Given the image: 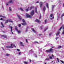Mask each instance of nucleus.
<instances>
[{"instance_id": "nucleus-1", "label": "nucleus", "mask_w": 64, "mask_h": 64, "mask_svg": "<svg viewBox=\"0 0 64 64\" xmlns=\"http://www.w3.org/2000/svg\"><path fill=\"white\" fill-rule=\"evenodd\" d=\"M13 47H16V46L15 45V44H11L10 46H6V48H13Z\"/></svg>"}, {"instance_id": "nucleus-2", "label": "nucleus", "mask_w": 64, "mask_h": 64, "mask_svg": "<svg viewBox=\"0 0 64 64\" xmlns=\"http://www.w3.org/2000/svg\"><path fill=\"white\" fill-rule=\"evenodd\" d=\"M52 48L50 49V50H46V52H50V53H53V49H52Z\"/></svg>"}, {"instance_id": "nucleus-3", "label": "nucleus", "mask_w": 64, "mask_h": 64, "mask_svg": "<svg viewBox=\"0 0 64 64\" xmlns=\"http://www.w3.org/2000/svg\"><path fill=\"white\" fill-rule=\"evenodd\" d=\"M22 22H23L24 23H22V25H27V23H26V22L25 21V20H24L23 19L22 20Z\"/></svg>"}, {"instance_id": "nucleus-4", "label": "nucleus", "mask_w": 64, "mask_h": 64, "mask_svg": "<svg viewBox=\"0 0 64 64\" xmlns=\"http://www.w3.org/2000/svg\"><path fill=\"white\" fill-rule=\"evenodd\" d=\"M61 29H62V26L61 27V28L59 29V30L58 32L56 33V36H58L59 34L60 33V32H59L60 31H61Z\"/></svg>"}, {"instance_id": "nucleus-5", "label": "nucleus", "mask_w": 64, "mask_h": 64, "mask_svg": "<svg viewBox=\"0 0 64 64\" xmlns=\"http://www.w3.org/2000/svg\"><path fill=\"white\" fill-rule=\"evenodd\" d=\"M8 22H11L12 23V22H13V21H12L11 20H8L6 21L5 23H8Z\"/></svg>"}, {"instance_id": "nucleus-6", "label": "nucleus", "mask_w": 64, "mask_h": 64, "mask_svg": "<svg viewBox=\"0 0 64 64\" xmlns=\"http://www.w3.org/2000/svg\"><path fill=\"white\" fill-rule=\"evenodd\" d=\"M26 17L27 18H32V16L29 14H26Z\"/></svg>"}, {"instance_id": "nucleus-7", "label": "nucleus", "mask_w": 64, "mask_h": 64, "mask_svg": "<svg viewBox=\"0 0 64 64\" xmlns=\"http://www.w3.org/2000/svg\"><path fill=\"white\" fill-rule=\"evenodd\" d=\"M34 14V10H32V11L30 13V15L32 16H33Z\"/></svg>"}, {"instance_id": "nucleus-8", "label": "nucleus", "mask_w": 64, "mask_h": 64, "mask_svg": "<svg viewBox=\"0 0 64 64\" xmlns=\"http://www.w3.org/2000/svg\"><path fill=\"white\" fill-rule=\"evenodd\" d=\"M35 22H37V23H40L41 22L39 20L36 19V20H35Z\"/></svg>"}, {"instance_id": "nucleus-9", "label": "nucleus", "mask_w": 64, "mask_h": 64, "mask_svg": "<svg viewBox=\"0 0 64 64\" xmlns=\"http://www.w3.org/2000/svg\"><path fill=\"white\" fill-rule=\"evenodd\" d=\"M1 37H4V38H7V36L6 35H2Z\"/></svg>"}, {"instance_id": "nucleus-10", "label": "nucleus", "mask_w": 64, "mask_h": 64, "mask_svg": "<svg viewBox=\"0 0 64 64\" xmlns=\"http://www.w3.org/2000/svg\"><path fill=\"white\" fill-rule=\"evenodd\" d=\"M13 3V1L10 0L8 2V3Z\"/></svg>"}, {"instance_id": "nucleus-11", "label": "nucleus", "mask_w": 64, "mask_h": 64, "mask_svg": "<svg viewBox=\"0 0 64 64\" xmlns=\"http://www.w3.org/2000/svg\"><path fill=\"white\" fill-rule=\"evenodd\" d=\"M40 8H41L42 6V5H43V3L42 2H40Z\"/></svg>"}, {"instance_id": "nucleus-12", "label": "nucleus", "mask_w": 64, "mask_h": 64, "mask_svg": "<svg viewBox=\"0 0 64 64\" xmlns=\"http://www.w3.org/2000/svg\"><path fill=\"white\" fill-rule=\"evenodd\" d=\"M20 46H24V44H23V43H22V42H20Z\"/></svg>"}, {"instance_id": "nucleus-13", "label": "nucleus", "mask_w": 64, "mask_h": 64, "mask_svg": "<svg viewBox=\"0 0 64 64\" xmlns=\"http://www.w3.org/2000/svg\"><path fill=\"white\" fill-rule=\"evenodd\" d=\"M32 31H33L34 32V33H36V31H35V30H34V28H32Z\"/></svg>"}, {"instance_id": "nucleus-14", "label": "nucleus", "mask_w": 64, "mask_h": 64, "mask_svg": "<svg viewBox=\"0 0 64 64\" xmlns=\"http://www.w3.org/2000/svg\"><path fill=\"white\" fill-rule=\"evenodd\" d=\"M17 16H18L19 19H20V20H21V19H22V18H21V17L20 16L18 15H17Z\"/></svg>"}, {"instance_id": "nucleus-15", "label": "nucleus", "mask_w": 64, "mask_h": 64, "mask_svg": "<svg viewBox=\"0 0 64 64\" xmlns=\"http://www.w3.org/2000/svg\"><path fill=\"white\" fill-rule=\"evenodd\" d=\"M46 22H47V20H45L44 21V24H45L46 23Z\"/></svg>"}, {"instance_id": "nucleus-16", "label": "nucleus", "mask_w": 64, "mask_h": 64, "mask_svg": "<svg viewBox=\"0 0 64 64\" xmlns=\"http://www.w3.org/2000/svg\"><path fill=\"white\" fill-rule=\"evenodd\" d=\"M10 27L11 29V32H12V34H13V32H12V26H10Z\"/></svg>"}, {"instance_id": "nucleus-17", "label": "nucleus", "mask_w": 64, "mask_h": 64, "mask_svg": "<svg viewBox=\"0 0 64 64\" xmlns=\"http://www.w3.org/2000/svg\"><path fill=\"white\" fill-rule=\"evenodd\" d=\"M35 12L36 13H38V12H37V8L36 7L35 9Z\"/></svg>"}, {"instance_id": "nucleus-18", "label": "nucleus", "mask_w": 64, "mask_h": 64, "mask_svg": "<svg viewBox=\"0 0 64 64\" xmlns=\"http://www.w3.org/2000/svg\"><path fill=\"white\" fill-rule=\"evenodd\" d=\"M46 6L47 8H49V6H48V3H46Z\"/></svg>"}, {"instance_id": "nucleus-19", "label": "nucleus", "mask_w": 64, "mask_h": 64, "mask_svg": "<svg viewBox=\"0 0 64 64\" xmlns=\"http://www.w3.org/2000/svg\"><path fill=\"white\" fill-rule=\"evenodd\" d=\"M34 8V6H32L30 8V10H31V9H33V8Z\"/></svg>"}, {"instance_id": "nucleus-20", "label": "nucleus", "mask_w": 64, "mask_h": 64, "mask_svg": "<svg viewBox=\"0 0 64 64\" xmlns=\"http://www.w3.org/2000/svg\"><path fill=\"white\" fill-rule=\"evenodd\" d=\"M0 17H3V18H6V17L4 16H2V15H0Z\"/></svg>"}, {"instance_id": "nucleus-21", "label": "nucleus", "mask_w": 64, "mask_h": 64, "mask_svg": "<svg viewBox=\"0 0 64 64\" xmlns=\"http://www.w3.org/2000/svg\"><path fill=\"white\" fill-rule=\"evenodd\" d=\"M16 31H17L18 33L19 34V33H21V31L20 30H18Z\"/></svg>"}, {"instance_id": "nucleus-22", "label": "nucleus", "mask_w": 64, "mask_h": 64, "mask_svg": "<svg viewBox=\"0 0 64 64\" xmlns=\"http://www.w3.org/2000/svg\"><path fill=\"white\" fill-rule=\"evenodd\" d=\"M46 60L47 61H49L50 60V59L49 58H47L46 59Z\"/></svg>"}, {"instance_id": "nucleus-23", "label": "nucleus", "mask_w": 64, "mask_h": 64, "mask_svg": "<svg viewBox=\"0 0 64 64\" xmlns=\"http://www.w3.org/2000/svg\"><path fill=\"white\" fill-rule=\"evenodd\" d=\"M55 6H52V10L53 11V8H54V7H55Z\"/></svg>"}, {"instance_id": "nucleus-24", "label": "nucleus", "mask_w": 64, "mask_h": 64, "mask_svg": "<svg viewBox=\"0 0 64 64\" xmlns=\"http://www.w3.org/2000/svg\"><path fill=\"white\" fill-rule=\"evenodd\" d=\"M43 10L44 11H45V10H46V8H45V6H44L43 8Z\"/></svg>"}, {"instance_id": "nucleus-25", "label": "nucleus", "mask_w": 64, "mask_h": 64, "mask_svg": "<svg viewBox=\"0 0 64 64\" xmlns=\"http://www.w3.org/2000/svg\"><path fill=\"white\" fill-rule=\"evenodd\" d=\"M20 10H21V11H24V10H23V8H20Z\"/></svg>"}, {"instance_id": "nucleus-26", "label": "nucleus", "mask_w": 64, "mask_h": 64, "mask_svg": "<svg viewBox=\"0 0 64 64\" xmlns=\"http://www.w3.org/2000/svg\"><path fill=\"white\" fill-rule=\"evenodd\" d=\"M1 24L2 25V27H4V25H3V22H1Z\"/></svg>"}, {"instance_id": "nucleus-27", "label": "nucleus", "mask_w": 64, "mask_h": 64, "mask_svg": "<svg viewBox=\"0 0 64 64\" xmlns=\"http://www.w3.org/2000/svg\"><path fill=\"white\" fill-rule=\"evenodd\" d=\"M15 28L16 30V31L18 30L17 29V26H16L15 27Z\"/></svg>"}, {"instance_id": "nucleus-28", "label": "nucleus", "mask_w": 64, "mask_h": 64, "mask_svg": "<svg viewBox=\"0 0 64 64\" xmlns=\"http://www.w3.org/2000/svg\"><path fill=\"white\" fill-rule=\"evenodd\" d=\"M47 29H48V27L46 28L45 30H44V32H45V31H46V30Z\"/></svg>"}, {"instance_id": "nucleus-29", "label": "nucleus", "mask_w": 64, "mask_h": 64, "mask_svg": "<svg viewBox=\"0 0 64 64\" xmlns=\"http://www.w3.org/2000/svg\"><path fill=\"white\" fill-rule=\"evenodd\" d=\"M24 64H27V63H28V62H24Z\"/></svg>"}, {"instance_id": "nucleus-30", "label": "nucleus", "mask_w": 64, "mask_h": 64, "mask_svg": "<svg viewBox=\"0 0 64 64\" xmlns=\"http://www.w3.org/2000/svg\"><path fill=\"white\" fill-rule=\"evenodd\" d=\"M29 8L28 7L27 9L26 10V11H28V9H29Z\"/></svg>"}, {"instance_id": "nucleus-31", "label": "nucleus", "mask_w": 64, "mask_h": 64, "mask_svg": "<svg viewBox=\"0 0 64 64\" xmlns=\"http://www.w3.org/2000/svg\"><path fill=\"white\" fill-rule=\"evenodd\" d=\"M49 58L50 59H52V58L51 56L49 57Z\"/></svg>"}, {"instance_id": "nucleus-32", "label": "nucleus", "mask_w": 64, "mask_h": 64, "mask_svg": "<svg viewBox=\"0 0 64 64\" xmlns=\"http://www.w3.org/2000/svg\"><path fill=\"white\" fill-rule=\"evenodd\" d=\"M62 47V46H59L58 47V48H61Z\"/></svg>"}, {"instance_id": "nucleus-33", "label": "nucleus", "mask_w": 64, "mask_h": 64, "mask_svg": "<svg viewBox=\"0 0 64 64\" xmlns=\"http://www.w3.org/2000/svg\"><path fill=\"white\" fill-rule=\"evenodd\" d=\"M9 10L10 11H11V7H10L9 8Z\"/></svg>"}, {"instance_id": "nucleus-34", "label": "nucleus", "mask_w": 64, "mask_h": 64, "mask_svg": "<svg viewBox=\"0 0 64 64\" xmlns=\"http://www.w3.org/2000/svg\"><path fill=\"white\" fill-rule=\"evenodd\" d=\"M6 56H9V54H6Z\"/></svg>"}, {"instance_id": "nucleus-35", "label": "nucleus", "mask_w": 64, "mask_h": 64, "mask_svg": "<svg viewBox=\"0 0 64 64\" xmlns=\"http://www.w3.org/2000/svg\"><path fill=\"white\" fill-rule=\"evenodd\" d=\"M21 24H19L18 25V27H20V26H21Z\"/></svg>"}, {"instance_id": "nucleus-36", "label": "nucleus", "mask_w": 64, "mask_h": 64, "mask_svg": "<svg viewBox=\"0 0 64 64\" xmlns=\"http://www.w3.org/2000/svg\"><path fill=\"white\" fill-rule=\"evenodd\" d=\"M61 62H62V63H63V64H64V62L62 61V60H61L60 61Z\"/></svg>"}, {"instance_id": "nucleus-37", "label": "nucleus", "mask_w": 64, "mask_h": 64, "mask_svg": "<svg viewBox=\"0 0 64 64\" xmlns=\"http://www.w3.org/2000/svg\"><path fill=\"white\" fill-rule=\"evenodd\" d=\"M17 51H20V50L18 49H17Z\"/></svg>"}, {"instance_id": "nucleus-38", "label": "nucleus", "mask_w": 64, "mask_h": 64, "mask_svg": "<svg viewBox=\"0 0 64 64\" xmlns=\"http://www.w3.org/2000/svg\"><path fill=\"white\" fill-rule=\"evenodd\" d=\"M52 16H53V14H51L50 15V17H52Z\"/></svg>"}, {"instance_id": "nucleus-39", "label": "nucleus", "mask_w": 64, "mask_h": 64, "mask_svg": "<svg viewBox=\"0 0 64 64\" xmlns=\"http://www.w3.org/2000/svg\"><path fill=\"white\" fill-rule=\"evenodd\" d=\"M64 14H63L62 15V17H63V16H64Z\"/></svg>"}, {"instance_id": "nucleus-40", "label": "nucleus", "mask_w": 64, "mask_h": 64, "mask_svg": "<svg viewBox=\"0 0 64 64\" xmlns=\"http://www.w3.org/2000/svg\"><path fill=\"white\" fill-rule=\"evenodd\" d=\"M57 59L58 60V62H59V59L58 58H57Z\"/></svg>"}, {"instance_id": "nucleus-41", "label": "nucleus", "mask_w": 64, "mask_h": 64, "mask_svg": "<svg viewBox=\"0 0 64 64\" xmlns=\"http://www.w3.org/2000/svg\"><path fill=\"white\" fill-rule=\"evenodd\" d=\"M40 17H39L40 19H41V14L40 15Z\"/></svg>"}, {"instance_id": "nucleus-42", "label": "nucleus", "mask_w": 64, "mask_h": 64, "mask_svg": "<svg viewBox=\"0 0 64 64\" xmlns=\"http://www.w3.org/2000/svg\"><path fill=\"white\" fill-rule=\"evenodd\" d=\"M64 34V30L63 31V32H62V34Z\"/></svg>"}, {"instance_id": "nucleus-43", "label": "nucleus", "mask_w": 64, "mask_h": 64, "mask_svg": "<svg viewBox=\"0 0 64 64\" xmlns=\"http://www.w3.org/2000/svg\"><path fill=\"white\" fill-rule=\"evenodd\" d=\"M26 43H28V41H27V39H26Z\"/></svg>"}, {"instance_id": "nucleus-44", "label": "nucleus", "mask_w": 64, "mask_h": 64, "mask_svg": "<svg viewBox=\"0 0 64 64\" xmlns=\"http://www.w3.org/2000/svg\"><path fill=\"white\" fill-rule=\"evenodd\" d=\"M20 54H21V52H19L18 54H19V55H20Z\"/></svg>"}, {"instance_id": "nucleus-45", "label": "nucleus", "mask_w": 64, "mask_h": 64, "mask_svg": "<svg viewBox=\"0 0 64 64\" xmlns=\"http://www.w3.org/2000/svg\"><path fill=\"white\" fill-rule=\"evenodd\" d=\"M41 35H42L41 34H39V36H41Z\"/></svg>"}, {"instance_id": "nucleus-46", "label": "nucleus", "mask_w": 64, "mask_h": 64, "mask_svg": "<svg viewBox=\"0 0 64 64\" xmlns=\"http://www.w3.org/2000/svg\"><path fill=\"white\" fill-rule=\"evenodd\" d=\"M52 57H54V56H53V54H52Z\"/></svg>"}, {"instance_id": "nucleus-47", "label": "nucleus", "mask_w": 64, "mask_h": 64, "mask_svg": "<svg viewBox=\"0 0 64 64\" xmlns=\"http://www.w3.org/2000/svg\"><path fill=\"white\" fill-rule=\"evenodd\" d=\"M36 3H39V1H38L36 2Z\"/></svg>"}, {"instance_id": "nucleus-48", "label": "nucleus", "mask_w": 64, "mask_h": 64, "mask_svg": "<svg viewBox=\"0 0 64 64\" xmlns=\"http://www.w3.org/2000/svg\"><path fill=\"white\" fill-rule=\"evenodd\" d=\"M58 37L56 38V40H57V39H58Z\"/></svg>"}, {"instance_id": "nucleus-49", "label": "nucleus", "mask_w": 64, "mask_h": 64, "mask_svg": "<svg viewBox=\"0 0 64 64\" xmlns=\"http://www.w3.org/2000/svg\"><path fill=\"white\" fill-rule=\"evenodd\" d=\"M40 28H41V29H42V26H40Z\"/></svg>"}, {"instance_id": "nucleus-50", "label": "nucleus", "mask_w": 64, "mask_h": 64, "mask_svg": "<svg viewBox=\"0 0 64 64\" xmlns=\"http://www.w3.org/2000/svg\"><path fill=\"white\" fill-rule=\"evenodd\" d=\"M0 20H3V19H2V18H0Z\"/></svg>"}, {"instance_id": "nucleus-51", "label": "nucleus", "mask_w": 64, "mask_h": 64, "mask_svg": "<svg viewBox=\"0 0 64 64\" xmlns=\"http://www.w3.org/2000/svg\"><path fill=\"white\" fill-rule=\"evenodd\" d=\"M8 5V4H6V6H7V5Z\"/></svg>"}, {"instance_id": "nucleus-52", "label": "nucleus", "mask_w": 64, "mask_h": 64, "mask_svg": "<svg viewBox=\"0 0 64 64\" xmlns=\"http://www.w3.org/2000/svg\"><path fill=\"white\" fill-rule=\"evenodd\" d=\"M51 35V33H50V34H49V35L50 36V35Z\"/></svg>"}, {"instance_id": "nucleus-53", "label": "nucleus", "mask_w": 64, "mask_h": 64, "mask_svg": "<svg viewBox=\"0 0 64 64\" xmlns=\"http://www.w3.org/2000/svg\"><path fill=\"white\" fill-rule=\"evenodd\" d=\"M34 42L35 43H38V42Z\"/></svg>"}, {"instance_id": "nucleus-54", "label": "nucleus", "mask_w": 64, "mask_h": 64, "mask_svg": "<svg viewBox=\"0 0 64 64\" xmlns=\"http://www.w3.org/2000/svg\"><path fill=\"white\" fill-rule=\"evenodd\" d=\"M35 57H37V55H35Z\"/></svg>"}, {"instance_id": "nucleus-55", "label": "nucleus", "mask_w": 64, "mask_h": 64, "mask_svg": "<svg viewBox=\"0 0 64 64\" xmlns=\"http://www.w3.org/2000/svg\"><path fill=\"white\" fill-rule=\"evenodd\" d=\"M30 62H31V60H30Z\"/></svg>"}, {"instance_id": "nucleus-56", "label": "nucleus", "mask_w": 64, "mask_h": 64, "mask_svg": "<svg viewBox=\"0 0 64 64\" xmlns=\"http://www.w3.org/2000/svg\"><path fill=\"white\" fill-rule=\"evenodd\" d=\"M52 19H54V16L52 17Z\"/></svg>"}, {"instance_id": "nucleus-57", "label": "nucleus", "mask_w": 64, "mask_h": 64, "mask_svg": "<svg viewBox=\"0 0 64 64\" xmlns=\"http://www.w3.org/2000/svg\"><path fill=\"white\" fill-rule=\"evenodd\" d=\"M46 64V62H45V64Z\"/></svg>"}, {"instance_id": "nucleus-58", "label": "nucleus", "mask_w": 64, "mask_h": 64, "mask_svg": "<svg viewBox=\"0 0 64 64\" xmlns=\"http://www.w3.org/2000/svg\"><path fill=\"white\" fill-rule=\"evenodd\" d=\"M64 27H63V29H64Z\"/></svg>"}, {"instance_id": "nucleus-59", "label": "nucleus", "mask_w": 64, "mask_h": 64, "mask_svg": "<svg viewBox=\"0 0 64 64\" xmlns=\"http://www.w3.org/2000/svg\"><path fill=\"white\" fill-rule=\"evenodd\" d=\"M27 30H26V32H27Z\"/></svg>"}, {"instance_id": "nucleus-60", "label": "nucleus", "mask_w": 64, "mask_h": 64, "mask_svg": "<svg viewBox=\"0 0 64 64\" xmlns=\"http://www.w3.org/2000/svg\"><path fill=\"white\" fill-rule=\"evenodd\" d=\"M3 32L4 33V31H3Z\"/></svg>"}, {"instance_id": "nucleus-61", "label": "nucleus", "mask_w": 64, "mask_h": 64, "mask_svg": "<svg viewBox=\"0 0 64 64\" xmlns=\"http://www.w3.org/2000/svg\"><path fill=\"white\" fill-rule=\"evenodd\" d=\"M3 50H4V49H3Z\"/></svg>"}, {"instance_id": "nucleus-62", "label": "nucleus", "mask_w": 64, "mask_h": 64, "mask_svg": "<svg viewBox=\"0 0 64 64\" xmlns=\"http://www.w3.org/2000/svg\"><path fill=\"white\" fill-rule=\"evenodd\" d=\"M51 19L52 20V18H51Z\"/></svg>"}, {"instance_id": "nucleus-63", "label": "nucleus", "mask_w": 64, "mask_h": 64, "mask_svg": "<svg viewBox=\"0 0 64 64\" xmlns=\"http://www.w3.org/2000/svg\"><path fill=\"white\" fill-rule=\"evenodd\" d=\"M30 51H31V50H30Z\"/></svg>"}]
</instances>
